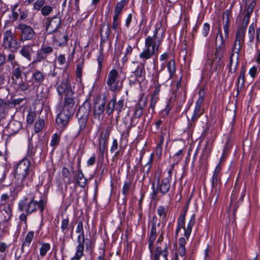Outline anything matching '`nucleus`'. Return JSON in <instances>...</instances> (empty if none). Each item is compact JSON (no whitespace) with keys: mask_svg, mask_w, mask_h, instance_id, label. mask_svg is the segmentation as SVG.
Returning <instances> with one entry per match:
<instances>
[{"mask_svg":"<svg viewBox=\"0 0 260 260\" xmlns=\"http://www.w3.org/2000/svg\"><path fill=\"white\" fill-rule=\"evenodd\" d=\"M165 30L161 22L155 25L152 36H148L145 39L144 48L139 54L142 61L146 62L154 56H157L164 37Z\"/></svg>","mask_w":260,"mask_h":260,"instance_id":"obj_1","label":"nucleus"},{"mask_svg":"<svg viewBox=\"0 0 260 260\" xmlns=\"http://www.w3.org/2000/svg\"><path fill=\"white\" fill-rule=\"evenodd\" d=\"M215 51L207 55V63L210 66L211 70L216 71L222 64V57L225 48L224 41L222 35L220 25L218 27V33L215 40Z\"/></svg>","mask_w":260,"mask_h":260,"instance_id":"obj_2","label":"nucleus"},{"mask_svg":"<svg viewBox=\"0 0 260 260\" xmlns=\"http://www.w3.org/2000/svg\"><path fill=\"white\" fill-rule=\"evenodd\" d=\"M75 109L73 95L65 96L63 106L56 119L57 127L61 130L65 128L68 124L70 118L73 115Z\"/></svg>","mask_w":260,"mask_h":260,"instance_id":"obj_3","label":"nucleus"},{"mask_svg":"<svg viewBox=\"0 0 260 260\" xmlns=\"http://www.w3.org/2000/svg\"><path fill=\"white\" fill-rule=\"evenodd\" d=\"M16 173L18 179L21 180V184L16 186L17 191H20L24 185H28L33 180L34 172L31 167V162L27 158L20 161L16 169Z\"/></svg>","mask_w":260,"mask_h":260,"instance_id":"obj_4","label":"nucleus"},{"mask_svg":"<svg viewBox=\"0 0 260 260\" xmlns=\"http://www.w3.org/2000/svg\"><path fill=\"white\" fill-rule=\"evenodd\" d=\"M245 33L243 29H237L236 34V39L233 46L232 51L230 56V72L234 73L236 71L235 68L232 69V65L233 57L236 54V59L237 61L240 56L242 49L245 45Z\"/></svg>","mask_w":260,"mask_h":260,"instance_id":"obj_5","label":"nucleus"},{"mask_svg":"<svg viewBox=\"0 0 260 260\" xmlns=\"http://www.w3.org/2000/svg\"><path fill=\"white\" fill-rule=\"evenodd\" d=\"M164 232L161 231L155 245L152 244L151 248H149L153 260H159L161 256L164 259L168 260L169 255L168 246L166 243L163 242Z\"/></svg>","mask_w":260,"mask_h":260,"instance_id":"obj_6","label":"nucleus"},{"mask_svg":"<svg viewBox=\"0 0 260 260\" xmlns=\"http://www.w3.org/2000/svg\"><path fill=\"white\" fill-rule=\"evenodd\" d=\"M3 46L8 50L17 51L19 44L13 33L10 30H7L4 32Z\"/></svg>","mask_w":260,"mask_h":260,"instance_id":"obj_7","label":"nucleus"},{"mask_svg":"<svg viewBox=\"0 0 260 260\" xmlns=\"http://www.w3.org/2000/svg\"><path fill=\"white\" fill-rule=\"evenodd\" d=\"M107 84L109 89L112 91H119L122 87V83L120 81L118 71L115 69L111 70L108 75Z\"/></svg>","mask_w":260,"mask_h":260,"instance_id":"obj_8","label":"nucleus"},{"mask_svg":"<svg viewBox=\"0 0 260 260\" xmlns=\"http://www.w3.org/2000/svg\"><path fill=\"white\" fill-rule=\"evenodd\" d=\"M172 169H170L168 172L167 176L162 180L161 183L157 186L156 189L154 188V184L153 185V191L152 194V199L156 200L157 199L158 191L162 194H165L169 190L171 186L170 181L172 179Z\"/></svg>","mask_w":260,"mask_h":260,"instance_id":"obj_9","label":"nucleus"},{"mask_svg":"<svg viewBox=\"0 0 260 260\" xmlns=\"http://www.w3.org/2000/svg\"><path fill=\"white\" fill-rule=\"evenodd\" d=\"M76 232L78 234L77 237L78 245L76 247V250L84 251V244L86 246V249H88L89 246L88 241L89 240L85 238L83 222L82 221H80L78 222Z\"/></svg>","mask_w":260,"mask_h":260,"instance_id":"obj_10","label":"nucleus"},{"mask_svg":"<svg viewBox=\"0 0 260 260\" xmlns=\"http://www.w3.org/2000/svg\"><path fill=\"white\" fill-rule=\"evenodd\" d=\"M151 222L152 226L148 240V247L150 249L156 239L157 234H159L160 232L161 233V231L164 232L162 226L160 227V223L159 222H157V218L156 216L152 217Z\"/></svg>","mask_w":260,"mask_h":260,"instance_id":"obj_11","label":"nucleus"},{"mask_svg":"<svg viewBox=\"0 0 260 260\" xmlns=\"http://www.w3.org/2000/svg\"><path fill=\"white\" fill-rule=\"evenodd\" d=\"M106 99L98 95L94 102V117L100 119L105 110Z\"/></svg>","mask_w":260,"mask_h":260,"instance_id":"obj_12","label":"nucleus"},{"mask_svg":"<svg viewBox=\"0 0 260 260\" xmlns=\"http://www.w3.org/2000/svg\"><path fill=\"white\" fill-rule=\"evenodd\" d=\"M17 28L21 31L20 39L25 41L32 40L35 36V32L29 25L24 24H19Z\"/></svg>","mask_w":260,"mask_h":260,"instance_id":"obj_13","label":"nucleus"},{"mask_svg":"<svg viewBox=\"0 0 260 260\" xmlns=\"http://www.w3.org/2000/svg\"><path fill=\"white\" fill-rule=\"evenodd\" d=\"M199 97L196 103V106L193 114L191 117L192 121H194L198 119L204 113V109L202 107V105L204 102V95L200 90L199 92Z\"/></svg>","mask_w":260,"mask_h":260,"instance_id":"obj_14","label":"nucleus"},{"mask_svg":"<svg viewBox=\"0 0 260 260\" xmlns=\"http://www.w3.org/2000/svg\"><path fill=\"white\" fill-rule=\"evenodd\" d=\"M47 20L46 31L49 34L55 31L61 24V19L57 16H54L51 19L48 17Z\"/></svg>","mask_w":260,"mask_h":260,"instance_id":"obj_15","label":"nucleus"},{"mask_svg":"<svg viewBox=\"0 0 260 260\" xmlns=\"http://www.w3.org/2000/svg\"><path fill=\"white\" fill-rule=\"evenodd\" d=\"M57 90L59 94L61 95L64 94L65 96H72L74 94L71 90V85L67 80H63L58 85Z\"/></svg>","mask_w":260,"mask_h":260,"instance_id":"obj_16","label":"nucleus"},{"mask_svg":"<svg viewBox=\"0 0 260 260\" xmlns=\"http://www.w3.org/2000/svg\"><path fill=\"white\" fill-rule=\"evenodd\" d=\"M38 207L41 212H43L44 210V202L42 200H40L39 202L35 201L34 197H30L29 207L27 214H29L35 212L37 207Z\"/></svg>","mask_w":260,"mask_h":260,"instance_id":"obj_17","label":"nucleus"},{"mask_svg":"<svg viewBox=\"0 0 260 260\" xmlns=\"http://www.w3.org/2000/svg\"><path fill=\"white\" fill-rule=\"evenodd\" d=\"M188 238L181 237L178 240V246L177 247L176 253V260H178V255L183 256L186 253L185 244Z\"/></svg>","mask_w":260,"mask_h":260,"instance_id":"obj_18","label":"nucleus"},{"mask_svg":"<svg viewBox=\"0 0 260 260\" xmlns=\"http://www.w3.org/2000/svg\"><path fill=\"white\" fill-rule=\"evenodd\" d=\"M11 225L10 220L5 218H0V238L2 239L4 236L9 233V228Z\"/></svg>","mask_w":260,"mask_h":260,"instance_id":"obj_19","label":"nucleus"},{"mask_svg":"<svg viewBox=\"0 0 260 260\" xmlns=\"http://www.w3.org/2000/svg\"><path fill=\"white\" fill-rule=\"evenodd\" d=\"M146 100L143 99L142 98L139 100L135 108L134 113V117H135V118H139L142 115L143 108L146 106Z\"/></svg>","mask_w":260,"mask_h":260,"instance_id":"obj_20","label":"nucleus"},{"mask_svg":"<svg viewBox=\"0 0 260 260\" xmlns=\"http://www.w3.org/2000/svg\"><path fill=\"white\" fill-rule=\"evenodd\" d=\"M230 11L226 10L222 14V24L225 38H228L229 35V25L230 24Z\"/></svg>","mask_w":260,"mask_h":260,"instance_id":"obj_21","label":"nucleus"},{"mask_svg":"<svg viewBox=\"0 0 260 260\" xmlns=\"http://www.w3.org/2000/svg\"><path fill=\"white\" fill-rule=\"evenodd\" d=\"M68 40V35L66 33L56 32L54 34V41L59 46L66 45Z\"/></svg>","mask_w":260,"mask_h":260,"instance_id":"obj_22","label":"nucleus"},{"mask_svg":"<svg viewBox=\"0 0 260 260\" xmlns=\"http://www.w3.org/2000/svg\"><path fill=\"white\" fill-rule=\"evenodd\" d=\"M12 68V79L15 80L21 78L22 71L24 67L20 66L19 63L11 66Z\"/></svg>","mask_w":260,"mask_h":260,"instance_id":"obj_23","label":"nucleus"},{"mask_svg":"<svg viewBox=\"0 0 260 260\" xmlns=\"http://www.w3.org/2000/svg\"><path fill=\"white\" fill-rule=\"evenodd\" d=\"M246 72V69L244 68H242L241 69L240 75L237 79L236 84H237V95H239V92L243 86L244 85L245 79V74Z\"/></svg>","mask_w":260,"mask_h":260,"instance_id":"obj_24","label":"nucleus"},{"mask_svg":"<svg viewBox=\"0 0 260 260\" xmlns=\"http://www.w3.org/2000/svg\"><path fill=\"white\" fill-rule=\"evenodd\" d=\"M90 111V104L88 102H85L79 108L77 113L78 115H80L81 117L88 116Z\"/></svg>","mask_w":260,"mask_h":260,"instance_id":"obj_25","label":"nucleus"},{"mask_svg":"<svg viewBox=\"0 0 260 260\" xmlns=\"http://www.w3.org/2000/svg\"><path fill=\"white\" fill-rule=\"evenodd\" d=\"M3 205L4 206L3 209V211L6 214V215H5V214L3 212H2L1 213H0V218H5L11 220L13 215L12 207L10 204H6Z\"/></svg>","mask_w":260,"mask_h":260,"instance_id":"obj_26","label":"nucleus"},{"mask_svg":"<svg viewBox=\"0 0 260 260\" xmlns=\"http://www.w3.org/2000/svg\"><path fill=\"white\" fill-rule=\"evenodd\" d=\"M34 237V232L33 231L29 232L25 236L24 240L23 241L21 251L24 252L25 248L29 247L31 242H32Z\"/></svg>","mask_w":260,"mask_h":260,"instance_id":"obj_27","label":"nucleus"},{"mask_svg":"<svg viewBox=\"0 0 260 260\" xmlns=\"http://www.w3.org/2000/svg\"><path fill=\"white\" fill-rule=\"evenodd\" d=\"M145 63L146 62L143 61L140 66L137 67L134 73L137 78H141L142 80L143 79L145 76Z\"/></svg>","mask_w":260,"mask_h":260,"instance_id":"obj_28","label":"nucleus"},{"mask_svg":"<svg viewBox=\"0 0 260 260\" xmlns=\"http://www.w3.org/2000/svg\"><path fill=\"white\" fill-rule=\"evenodd\" d=\"M194 223H195V216L194 215H193L191 217L188 223H187V227L186 228L185 227V229H183L184 230V237L188 239V238L190 235V233L191 232L192 228L194 224Z\"/></svg>","mask_w":260,"mask_h":260,"instance_id":"obj_29","label":"nucleus"},{"mask_svg":"<svg viewBox=\"0 0 260 260\" xmlns=\"http://www.w3.org/2000/svg\"><path fill=\"white\" fill-rule=\"evenodd\" d=\"M45 78V75L44 73L36 70L34 72L32 75V78L34 80L35 83H42Z\"/></svg>","mask_w":260,"mask_h":260,"instance_id":"obj_30","label":"nucleus"},{"mask_svg":"<svg viewBox=\"0 0 260 260\" xmlns=\"http://www.w3.org/2000/svg\"><path fill=\"white\" fill-rule=\"evenodd\" d=\"M32 51V48L28 45L24 46L20 51V53L28 60H31V52Z\"/></svg>","mask_w":260,"mask_h":260,"instance_id":"obj_31","label":"nucleus"},{"mask_svg":"<svg viewBox=\"0 0 260 260\" xmlns=\"http://www.w3.org/2000/svg\"><path fill=\"white\" fill-rule=\"evenodd\" d=\"M30 198H25L21 200L18 204L19 210L27 213L29 207Z\"/></svg>","mask_w":260,"mask_h":260,"instance_id":"obj_32","label":"nucleus"},{"mask_svg":"<svg viewBox=\"0 0 260 260\" xmlns=\"http://www.w3.org/2000/svg\"><path fill=\"white\" fill-rule=\"evenodd\" d=\"M168 71L169 73V78L173 79L176 73V64L174 59L169 60L167 64Z\"/></svg>","mask_w":260,"mask_h":260,"instance_id":"obj_33","label":"nucleus"},{"mask_svg":"<svg viewBox=\"0 0 260 260\" xmlns=\"http://www.w3.org/2000/svg\"><path fill=\"white\" fill-rule=\"evenodd\" d=\"M221 170V166L220 163L217 165L216 167L214 172L213 178H212V184L213 185L217 184L218 182L220 181V177L219 176V173Z\"/></svg>","mask_w":260,"mask_h":260,"instance_id":"obj_34","label":"nucleus"},{"mask_svg":"<svg viewBox=\"0 0 260 260\" xmlns=\"http://www.w3.org/2000/svg\"><path fill=\"white\" fill-rule=\"evenodd\" d=\"M41 247L39 249V254L41 258L44 257L47 253V252L51 249V245L48 243H40Z\"/></svg>","mask_w":260,"mask_h":260,"instance_id":"obj_35","label":"nucleus"},{"mask_svg":"<svg viewBox=\"0 0 260 260\" xmlns=\"http://www.w3.org/2000/svg\"><path fill=\"white\" fill-rule=\"evenodd\" d=\"M116 103V96H114L112 99L107 104V108L106 109V113L110 115L112 114L115 108V105Z\"/></svg>","mask_w":260,"mask_h":260,"instance_id":"obj_36","label":"nucleus"},{"mask_svg":"<svg viewBox=\"0 0 260 260\" xmlns=\"http://www.w3.org/2000/svg\"><path fill=\"white\" fill-rule=\"evenodd\" d=\"M59 129V128L58 127ZM60 132L59 133H55L54 134L52 137H51V140L50 142V146L55 148L59 144L60 140V137L61 135V131L63 130H61L60 129Z\"/></svg>","mask_w":260,"mask_h":260,"instance_id":"obj_37","label":"nucleus"},{"mask_svg":"<svg viewBox=\"0 0 260 260\" xmlns=\"http://www.w3.org/2000/svg\"><path fill=\"white\" fill-rule=\"evenodd\" d=\"M132 180H129L124 182L122 189V193L124 196H127L132 189Z\"/></svg>","mask_w":260,"mask_h":260,"instance_id":"obj_38","label":"nucleus"},{"mask_svg":"<svg viewBox=\"0 0 260 260\" xmlns=\"http://www.w3.org/2000/svg\"><path fill=\"white\" fill-rule=\"evenodd\" d=\"M164 143V137L161 136L159 137V142L157 144L155 148V154L158 158H160L162 152V145Z\"/></svg>","mask_w":260,"mask_h":260,"instance_id":"obj_39","label":"nucleus"},{"mask_svg":"<svg viewBox=\"0 0 260 260\" xmlns=\"http://www.w3.org/2000/svg\"><path fill=\"white\" fill-rule=\"evenodd\" d=\"M11 51V52L7 55V58H6V61L8 62H10L11 66L15 65L16 63H18V62L15 59L16 56L15 55V52L17 51Z\"/></svg>","mask_w":260,"mask_h":260,"instance_id":"obj_40","label":"nucleus"},{"mask_svg":"<svg viewBox=\"0 0 260 260\" xmlns=\"http://www.w3.org/2000/svg\"><path fill=\"white\" fill-rule=\"evenodd\" d=\"M256 4L254 2H251L249 5H246L244 10L245 16L250 17Z\"/></svg>","mask_w":260,"mask_h":260,"instance_id":"obj_41","label":"nucleus"},{"mask_svg":"<svg viewBox=\"0 0 260 260\" xmlns=\"http://www.w3.org/2000/svg\"><path fill=\"white\" fill-rule=\"evenodd\" d=\"M111 32V28L109 25H102L101 27V35L102 37L108 38Z\"/></svg>","mask_w":260,"mask_h":260,"instance_id":"obj_42","label":"nucleus"},{"mask_svg":"<svg viewBox=\"0 0 260 260\" xmlns=\"http://www.w3.org/2000/svg\"><path fill=\"white\" fill-rule=\"evenodd\" d=\"M46 57L47 56L43 53L41 50L39 49L37 52L36 58L32 61L31 64H32L40 62L42 60L45 59Z\"/></svg>","mask_w":260,"mask_h":260,"instance_id":"obj_43","label":"nucleus"},{"mask_svg":"<svg viewBox=\"0 0 260 260\" xmlns=\"http://www.w3.org/2000/svg\"><path fill=\"white\" fill-rule=\"evenodd\" d=\"M9 103L5 102L3 100L0 99V115L5 114L8 111Z\"/></svg>","mask_w":260,"mask_h":260,"instance_id":"obj_44","label":"nucleus"},{"mask_svg":"<svg viewBox=\"0 0 260 260\" xmlns=\"http://www.w3.org/2000/svg\"><path fill=\"white\" fill-rule=\"evenodd\" d=\"M186 212L187 211L185 210L183 213H182L177 220V225L183 229H185V220Z\"/></svg>","mask_w":260,"mask_h":260,"instance_id":"obj_45","label":"nucleus"},{"mask_svg":"<svg viewBox=\"0 0 260 260\" xmlns=\"http://www.w3.org/2000/svg\"><path fill=\"white\" fill-rule=\"evenodd\" d=\"M167 211V207L164 206H159L157 208V212L160 217H163L162 220H164L166 218Z\"/></svg>","mask_w":260,"mask_h":260,"instance_id":"obj_46","label":"nucleus"},{"mask_svg":"<svg viewBox=\"0 0 260 260\" xmlns=\"http://www.w3.org/2000/svg\"><path fill=\"white\" fill-rule=\"evenodd\" d=\"M255 24L253 23H252L249 27L248 35L249 39L250 42H253L254 38Z\"/></svg>","mask_w":260,"mask_h":260,"instance_id":"obj_47","label":"nucleus"},{"mask_svg":"<svg viewBox=\"0 0 260 260\" xmlns=\"http://www.w3.org/2000/svg\"><path fill=\"white\" fill-rule=\"evenodd\" d=\"M44 126V121L43 119H39L36 122L35 129L36 132L39 133L43 129Z\"/></svg>","mask_w":260,"mask_h":260,"instance_id":"obj_48","label":"nucleus"},{"mask_svg":"<svg viewBox=\"0 0 260 260\" xmlns=\"http://www.w3.org/2000/svg\"><path fill=\"white\" fill-rule=\"evenodd\" d=\"M16 84L17 85V87L22 91H25L28 89L29 85L26 80H21L18 83L16 82Z\"/></svg>","mask_w":260,"mask_h":260,"instance_id":"obj_49","label":"nucleus"},{"mask_svg":"<svg viewBox=\"0 0 260 260\" xmlns=\"http://www.w3.org/2000/svg\"><path fill=\"white\" fill-rule=\"evenodd\" d=\"M78 123L79 125V129L78 134H80L82 131H83L86 125V120L85 118H81L78 120Z\"/></svg>","mask_w":260,"mask_h":260,"instance_id":"obj_50","label":"nucleus"},{"mask_svg":"<svg viewBox=\"0 0 260 260\" xmlns=\"http://www.w3.org/2000/svg\"><path fill=\"white\" fill-rule=\"evenodd\" d=\"M52 8L49 6H45L41 9V13L44 16H48L52 11Z\"/></svg>","mask_w":260,"mask_h":260,"instance_id":"obj_51","label":"nucleus"},{"mask_svg":"<svg viewBox=\"0 0 260 260\" xmlns=\"http://www.w3.org/2000/svg\"><path fill=\"white\" fill-rule=\"evenodd\" d=\"M40 49L46 56H47L48 54L51 53L53 51L52 47L49 46L43 45Z\"/></svg>","mask_w":260,"mask_h":260,"instance_id":"obj_52","label":"nucleus"},{"mask_svg":"<svg viewBox=\"0 0 260 260\" xmlns=\"http://www.w3.org/2000/svg\"><path fill=\"white\" fill-rule=\"evenodd\" d=\"M249 19H250V17H249L244 16V18L243 19L242 26H241V27H240L238 29H243L244 30V32L245 33V31H246V29L247 25H248V24L249 23Z\"/></svg>","mask_w":260,"mask_h":260,"instance_id":"obj_53","label":"nucleus"},{"mask_svg":"<svg viewBox=\"0 0 260 260\" xmlns=\"http://www.w3.org/2000/svg\"><path fill=\"white\" fill-rule=\"evenodd\" d=\"M36 115L33 112H29L26 117V121L28 124H32L35 120Z\"/></svg>","mask_w":260,"mask_h":260,"instance_id":"obj_54","label":"nucleus"},{"mask_svg":"<svg viewBox=\"0 0 260 260\" xmlns=\"http://www.w3.org/2000/svg\"><path fill=\"white\" fill-rule=\"evenodd\" d=\"M45 3V0H37L34 4V9L37 11L40 10L41 8L43 7Z\"/></svg>","mask_w":260,"mask_h":260,"instance_id":"obj_55","label":"nucleus"},{"mask_svg":"<svg viewBox=\"0 0 260 260\" xmlns=\"http://www.w3.org/2000/svg\"><path fill=\"white\" fill-rule=\"evenodd\" d=\"M159 99V96L151 95L150 102V107L153 110L155 105Z\"/></svg>","mask_w":260,"mask_h":260,"instance_id":"obj_56","label":"nucleus"},{"mask_svg":"<svg viewBox=\"0 0 260 260\" xmlns=\"http://www.w3.org/2000/svg\"><path fill=\"white\" fill-rule=\"evenodd\" d=\"M84 254V251L76 250L74 256L72 257L70 260H80Z\"/></svg>","mask_w":260,"mask_h":260,"instance_id":"obj_57","label":"nucleus"},{"mask_svg":"<svg viewBox=\"0 0 260 260\" xmlns=\"http://www.w3.org/2000/svg\"><path fill=\"white\" fill-rule=\"evenodd\" d=\"M210 30V25L208 23H205L202 31V35L206 37L208 36Z\"/></svg>","mask_w":260,"mask_h":260,"instance_id":"obj_58","label":"nucleus"},{"mask_svg":"<svg viewBox=\"0 0 260 260\" xmlns=\"http://www.w3.org/2000/svg\"><path fill=\"white\" fill-rule=\"evenodd\" d=\"M78 184L84 187L86 184V179L83 178V175L82 173L79 175L77 178Z\"/></svg>","mask_w":260,"mask_h":260,"instance_id":"obj_59","label":"nucleus"},{"mask_svg":"<svg viewBox=\"0 0 260 260\" xmlns=\"http://www.w3.org/2000/svg\"><path fill=\"white\" fill-rule=\"evenodd\" d=\"M123 107V100H120L116 103L115 109L119 113L122 111Z\"/></svg>","mask_w":260,"mask_h":260,"instance_id":"obj_60","label":"nucleus"},{"mask_svg":"<svg viewBox=\"0 0 260 260\" xmlns=\"http://www.w3.org/2000/svg\"><path fill=\"white\" fill-rule=\"evenodd\" d=\"M125 4V1L124 0H122L116 4L115 9L121 12Z\"/></svg>","mask_w":260,"mask_h":260,"instance_id":"obj_61","label":"nucleus"},{"mask_svg":"<svg viewBox=\"0 0 260 260\" xmlns=\"http://www.w3.org/2000/svg\"><path fill=\"white\" fill-rule=\"evenodd\" d=\"M83 63L78 64L76 67V75L78 78H81L82 75Z\"/></svg>","mask_w":260,"mask_h":260,"instance_id":"obj_62","label":"nucleus"},{"mask_svg":"<svg viewBox=\"0 0 260 260\" xmlns=\"http://www.w3.org/2000/svg\"><path fill=\"white\" fill-rule=\"evenodd\" d=\"M69 223V220L68 218L63 219L61 221V229L63 232L67 229Z\"/></svg>","mask_w":260,"mask_h":260,"instance_id":"obj_63","label":"nucleus"},{"mask_svg":"<svg viewBox=\"0 0 260 260\" xmlns=\"http://www.w3.org/2000/svg\"><path fill=\"white\" fill-rule=\"evenodd\" d=\"M9 198V196L7 193H4L1 196V204L6 205L7 201L8 200Z\"/></svg>","mask_w":260,"mask_h":260,"instance_id":"obj_64","label":"nucleus"}]
</instances>
